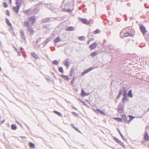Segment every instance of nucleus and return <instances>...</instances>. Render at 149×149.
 <instances>
[{
  "label": "nucleus",
  "instance_id": "1",
  "mask_svg": "<svg viewBox=\"0 0 149 149\" xmlns=\"http://www.w3.org/2000/svg\"><path fill=\"white\" fill-rule=\"evenodd\" d=\"M140 29L142 34L145 38H147L146 33L147 32L145 27L143 25H140L139 26Z\"/></svg>",
  "mask_w": 149,
  "mask_h": 149
},
{
  "label": "nucleus",
  "instance_id": "2",
  "mask_svg": "<svg viewBox=\"0 0 149 149\" xmlns=\"http://www.w3.org/2000/svg\"><path fill=\"white\" fill-rule=\"evenodd\" d=\"M94 69V68L93 67H91L89 68H88L85 70L84 72H82L81 73V75L82 76L86 74L88 72L91 70H93Z\"/></svg>",
  "mask_w": 149,
  "mask_h": 149
},
{
  "label": "nucleus",
  "instance_id": "3",
  "mask_svg": "<svg viewBox=\"0 0 149 149\" xmlns=\"http://www.w3.org/2000/svg\"><path fill=\"white\" fill-rule=\"evenodd\" d=\"M29 21L31 22V24H33L36 22V17L34 16H33L30 17Z\"/></svg>",
  "mask_w": 149,
  "mask_h": 149
},
{
  "label": "nucleus",
  "instance_id": "4",
  "mask_svg": "<svg viewBox=\"0 0 149 149\" xmlns=\"http://www.w3.org/2000/svg\"><path fill=\"white\" fill-rule=\"evenodd\" d=\"M42 23H46L50 22V17H47L42 19Z\"/></svg>",
  "mask_w": 149,
  "mask_h": 149
},
{
  "label": "nucleus",
  "instance_id": "5",
  "mask_svg": "<svg viewBox=\"0 0 149 149\" xmlns=\"http://www.w3.org/2000/svg\"><path fill=\"white\" fill-rule=\"evenodd\" d=\"M81 21L82 23L85 24H88L90 23V22L86 18H81Z\"/></svg>",
  "mask_w": 149,
  "mask_h": 149
},
{
  "label": "nucleus",
  "instance_id": "6",
  "mask_svg": "<svg viewBox=\"0 0 149 149\" xmlns=\"http://www.w3.org/2000/svg\"><path fill=\"white\" fill-rule=\"evenodd\" d=\"M28 31L30 32L29 34L31 36L33 35L35 32V31L32 29V28L30 27H29Z\"/></svg>",
  "mask_w": 149,
  "mask_h": 149
},
{
  "label": "nucleus",
  "instance_id": "7",
  "mask_svg": "<svg viewBox=\"0 0 149 149\" xmlns=\"http://www.w3.org/2000/svg\"><path fill=\"white\" fill-rule=\"evenodd\" d=\"M20 33L21 35V37L25 41V42H26V38H25V35H24V31L22 30L20 31Z\"/></svg>",
  "mask_w": 149,
  "mask_h": 149
},
{
  "label": "nucleus",
  "instance_id": "8",
  "mask_svg": "<svg viewBox=\"0 0 149 149\" xmlns=\"http://www.w3.org/2000/svg\"><path fill=\"white\" fill-rule=\"evenodd\" d=\"M97 44L96 42H94L93 44H91L89 46V48L91 50L94 49L97 46Z\"/></svg>",
  "mask_w": 149,
  "mask_h": 149
},
{
  "label": "nucleus",
  "instance_id": "9",
  "mask_svg": "<svg viewBox=\"0 0 149 149\" xmlns=\"http://www.w3.org/2000/svg\"><path fill=\"white\" fill-rule=\"evenodd\" d=\"M31 55L33 57L36 59H39V57L38 55L34 52L31 53Z\"/></svg>",
  "mask_w": 149,
  "mask_h": 149
},
{
  "label": "nucleus",
  "instance_id": "10",
  "mask_svg": "<svg viewBox=\"0 0 149 149\" xmlns=\"http://www.w3.org/2000/svg\"><path fill=\"white\" fill-rule=\"evenodd\" d=\"M144 139L146 141H149V136L148 135L147 132H146L145 133L144 136Z\"/></svg>",
  "mask_w": 149,
  "mask_h": 149
},
{
  "label": "nucleus",
  "instance_id": "11",
  "mask_svg": "<svg viewBox=\"0 0 149 149\" xmlns=\"http://www.w3.org/2000/svg\"><path fill=\"white\" fill-rule=\"evenodd\" d=\"M6 20L7 24L10 27L11 29L13 30L12 25L9 20L7 18H6Z\"/></svg>",
  "mask_w": 149,
  "mask_h": 149
},
{
  "label": "nucleus",
  "instance_id": "12",
  "mask_svg": "<svg viewBox=\"0 0 149 149\" xmlns=\"http://www.w3.org/2000/svg\"><path fill=\"white\" fill-rule=\"evenodd\" d=\"M22 1L21 0H16V6H18L19 7H20L22 5Z\"/></svg>",
  "mask_w": 149,
  "mask_h": 149
},
{
  "label": "nucleus",
  "instance_id": "13",
  "mask_svg": "<svg viewBox=\"0 0 149 149\" xmlns=\"http://www.w3.org/2000/svg\"><path fill=\"white\" fill-rule=\"evenodd\" d=\"M123 97L122 100V102H125V101L126 100L127 101H128L129 100L127 98V95H123Z\"/></svg>",
  "mask_w": 149,
  "mask_h": 149
},
{
  "label": "nucleus",
  "instance_id": "14",
  "mask_svg": "<svg viewBox=\"0 0 149 149\" xmlns=\"http://www.w3.org/2000/svg\"><path fill=\"white\" fill-rule=\"evenodd\" d=\"M61 41V39L60 38L59 36H57L56 38L54 40V42L55 43H57Z\"/></svg>",
  "mask_w": 149,
  "mask_h": 149
},
{
  "label": "nucleus",
  "instance_id": "15",
  "mask_svg": "<svg viewBox=\"0 0 149 149\" xmlns=\"http://www.w3.org/2000/svg\"><path fill=\"white\" fill-rule=\"evenodd\" d=\"M74 30V27L72 26L68 27L65 29V30L68 31H73Z\"/></svg>",
  "mask_w": 149,
  "mask_h": 149
},
{
  "label": "nucleus",
  "instance_id": "16",
  "mask_svg": "<svg viewBox=\"0 0 149 149\" xmlns=\"http://www.w3.org/2000/svg\"><path fill=\"white\" fill-rule=\"evenodd\" d=\"M20 8L18 6L16 7L14 6L13 7V10L16 13H17L19 12Z\"/></svg>",
  "mask_w": 149,
  "mask_h": 149
},
{
  "label": "nucleus",
  "instance_id": "17",
  "mask_svg": "<svg viewBox=\"0 0 149 149\" xmlns=\"http://www.w3.org/2000/svg\"><path fill=\"white\" fill-rule=\"evenodd\" d=\"M121 116L123 119L124 122L125 123L127 121V117L125 114L121 115Z\"/></svg>",
  "mask_w": 149,
  "mask_h": 149
},
{
  "label": "nucleus",
  "instance_id": "18",
  "mask_svg": "<svg viewBox=\"0 0 149 149\" xmlns=\"http://www.w3.org/2000/svg\"><path fill=\"white\" fill-rule=\"evenodd\" d=\"M132 89L130 90L127 93L128 96L131 98H132L133 97V95L132 94Z\"/></svg>",
  "mask_w": 149,
  "mask_h": 149
},
{
  "label": "nucleus",
  "instance_id": "19",
  "mask_svg": "<svg viewBox=\"0 0 149 149\" xmlns=\"http://www.w3.org/2000/svg\"><path fill=\"white\" fill-rule=\"evenodd\" d=\"M69 60V59L68 58L65 61V62H64V64L66 67H68L70 66V64H69V61H68Z\"/></svg>",
  "mask_w": 149,
  "mask_h": 149
},
{
  "label": "nucleus",
  "instance_id": "20",
  "mask_svg": "<svg viewBox=\"0 0 149 149\" xmlns=\"http://www.w3.org/2000/svg\"><path fill=\"white\" fill-rule=\"evenodd\" d=\"M61 76L66 80H69V77L67 75L61 74Z\"/></svg>",
  "mask_w": 149,
  "mask_h": 149
},
{
  "label": "nucleus",
  "instance_id": "21",
  "mask_svg": "<svg viewBox=\"0 0 149 149\" xmlns=\"http://www.w3.org/2000/svg\"><path fill=\"white\" fill-rule=\"evenodd\" d=\"M96 112H99L100 113V114H103V115H105L106 114L104 112L102 111L99 109H96Z\"/></svg>",
  "mask_w": 149,
  "mask_h": 149
},
{
  "label": "nucleus",
  "instance_id": "22",
  "mask_svg": "<svg viewBox=\"0 0 149 149\" xmlns=\"http://www.w3.org/2000/svg\"><path fill=\"white\" fill-rule=\"evenodd\" d=\"M74 71V66L71 67V69L70 72V75L72 76L73 74V72Z\"/></svg>",
  "mask_w": 149,
  "mask_h": 149
},
{
  "label": "nucleus",
  "instance_id": "23",
  "mask_svg": "<svg viewBox=\"0 0 149 149\" xmlns=\"http://www.w3.org/2000/svg\"><path fill=\"white\" fill-rule=\"evenodd\" d=\"M11 128L13 130H15L17 129V125L14 124H13L11 126Z\"/></svg>",
  "mask_w": 149,
  "mask_h": 149
},
{
  "label": "nucleus",
  "instance_id": "24",
  "mask_svg": "<svg viewBox=\"0 0 149 149\" xmlns=\"http://www.w3.org/2000/svg\"><path fill=\"white\" fill-rule=\"evenodd\" d=\"M50 40V38H47L43 43V44H45L44 46H45L46 44Z\"/></svg>",
  "mask_w": 149,
  "mask_h": 149
},
{
  "label": "nucleus",
  "instance_id": "25",
  "mask_svg": "<svg viewBox=\"0 0 149 149\" xmlns=\"http://www.w3.org/2000/svg\"><path fill=\"white\" fill-rule=\"evenodd\" d=\"M53 112L56 114L58 115L60 117H62V114L60 112L58 111H56L55 110L53 111Z\"/></svg>",
  "mask_w": 149,
  "mask_h": 149
},
{
  "label": "nucleus",
  "instance_id": "26",
  "mask_svg": "<svg viewBox=\"0 0 149 149\" xmlns=\"http://www.w3.org/2000/svg\"><path fill=\"white\" fill-rule=\"evenodd\" d=\"M45 5H47V6H46V7L49 9L50 10H52L53 9V8L51 6V4H45Z\"/></svg>",
  "mask_w": 149,
  "mask_h": 149
},
{
  "label": "nucleus",
  "instance_id": "27",
  "mask_svg": "<svg viewBox=\"0 0 149 149\" xmlns=\"http://www.w3.org/2000/svg\"><path fill=\"white\" fill-rule=\"evenodd\" d=\"M29 146L31 148H33L35 147V144L31 142L29 143Z\"/></svg>",
  "mask_w": 149,
  "mask_h": 149
},
{
  "label": "nucleus",
  "instance_id": "28",
  "mask_svg": "<svg viewBox=\"0 0 149 149\" xmlns=\"http://www.w3.org/2000/svg\"><path fill=\"white\" fill-rule=\"evenodd\" d=\"M122 89L123 92H124L123 95H127V91L126 90V88L125 87H123Z\"/></svg>",
  "mask_w": 149,
  "mask_h": 149
},
{
  "label": "nucleus",
  "instance_id": "29",
  "mask_svg": "<svg viewBox=\"0 0 149 149\" xmlns=\"http://www.w3.org/2000/svg\"><path fill=\"white\" fill-rule=\"evenodd\" d=\"M24 25L26 27H29V24L28 21H25L24 23Z\"/></svg>",
  "mask_w": 149,
  "mask_h": 149
},
{
  "label": "nucleus",
  "instance_id": "30",
  "mask_svg": "<svg viewBox=\"0 0 149 149\" xmlns=\"http://www.w3.org/2000/svg\"><path fill=\"white\" fill-rule=\"evenodd\" d=\"M128 116L130 118L129 120H128L129 122H131L134 118H135V117L132 116L131 115H129Z\"/></svg>",
  "mask_w": 149,
  "mask_h": 149
},
{
  "label": "nucleus",
  "instance_id": "31",
  "mask_svg": "<svg viewBox=\"0 0 149 149\" xmlns=\"http://www.w3.org/2000/svg\"><path fill=\"white\" fill-rule=\"evenodd\" d=\"M114 119L119 122H121L123 121L122 119L120 118H115Z\"/></svg>",
  "mask_w": 149,
  "mask_h": 149
},
{
  "label": "nucleus",
  "instance_id": "32",
  "mask_svg": "<svg viewBox=\"0 0 149 149\" xmlns=\"http://www.w3.org/2000/svg\"><path fill=\"white\" fill-rule=\"evenodd\" d=\"M97 54V53L96 52H94L91 53V54H90V56H91L92 57H93L96 55Z\"/></svg>",
  "mask_w": 149,
  "mask_h": 149
},
{
  "label": "nucleus",
  "instance_id": "33",
  "mask_svg": "<svg viewBox=\"0 0 149 149\" xmlns=\"http://www.w3.org/2000/svg\"><path fill=\"white\" fill-rule=\"evenodd\" d=\"M118 143L120 145L122 146L123 148L125 149V146L123 142L120 141Z\"/></svg>",
  "mask_w": 149,
  "mask_h": 149
},
{
  "label": "nucleus",
  "instance_id": "34",
  "mask_svg": "<svg viewBox=\"0 0 149 149\" xmlns=\"http://www.w3.org/2000/svg\"><path fill=\"white\" fill-rule=\"evenodd\" d=\"M58 70L60 72L62 73H63L64 72V70L63 68L62 67H59L58 68Z\"/></svg>",
  "mask_w": 149,
  "mask_h": 149
},
{
  "label": "nucleus",
  "instance_id": "35",
  "mask_svg": "<svg viewBox=\"0 0 149 149\" xmlns=\"http://www.w3.org/2000/svg\"><path fill=\"white\" fill-rule=\"evenodd\" d=\"M58 62L57 60H55L52 62V63L54 65H57L58 64Z\"/></svg>",
  "mask_w": 149,
  "mask_h": 149
},
{
  "label": "nucleus",
  "instance_id": "36",
  "mask_svg": "<svg viewBox=\"0 0 149 149\" xmlns=\"http://www.w3.org/2000/svg\"><path fill=\"white\" fill-rule=\"evenodd\" d=\"M86 94V93L84 91V89H82L81 92V95L82 96H85V94Z\"/></svg>",
  "mask_w": 149,
  "mask_h": 149
},
{
  "label": "nucleus",
  "instance_id": "37",
  "mask_svg": "<svg viewBox=\"0 0 149 149\" xmlns=\"http://www.w3.org/2000/svg\"><path fill=\"white\" fill-rule=\"evenodd\" d=\"M118 111L120 113H122L124 110V108H118Z\"/></svg>",
  "mask_w": 149,
  "mask_h": 149
},
{
  "label": "nucleus",
  "instance_id": "38",
  "mask_svg": "<svg viewBox=\"0 0 149 149\" xmlns=\"http://www.w3.org/2000/svg\"><path fill=\"white\" fill-rule=\"evenodd\" d=\"M3 7L5 8L8 7V6L7 3L6 2H3Z\"/></svg>",
  "mask_w": 149,
  "mask_h": 149
},
{
  "label": "nucleus",
  "instance_id": "39",
  "mask_svg": "<svg viewBox=\"0 0 149 149\" xmlns=\"http://www.w3.org/2000/svg\"><path fill=\"white\" fill-rule=\"evenodd\" d=\"M118 108H124V107L121 103H120L118 105Z\"/></svg>",
  "mask_w": 149,
  "mask_h": 149
},
{
  "label": "nucleus",
  "instance_id": "40",
  "mask_svg": "<svg viewBox=\"0 0 149 149\" xmlns=\"http://www.w3.org/2000/svg\"><path fill=\"white\" fill-rule=\"evenodd\" d=\"M100 31L98 29H97L93 32V33L95 34L100 33Z\"/></svg>",
  "mask_w": 149,
  "mask_h": 149
},
{
  "label": "nucleus",
  "instance_id": "41",
  "mask_svg": "<svg viewBox=\"0 0 149 149\" xmlns=\"http://www.w3.org/2000/svg\"><path fill=\"white\" fill-rule=\"evenodd\" d=\"M118 131L119 133V134H120V135L121 136V137H122V138H123V139L124 140H125V141H126V140L124 138V136H123V134H122V133H121V132H120V130H119V129H118Z\"/></svg>",
  "mask_w": 149,
  "mask_h": 149
},
{
  "label": "nucleus",
  "instance_id": "42",
  "mask_svg": "<svg viewBox=\"0 0 149 149\" xmlns=\"http://www.w3.org/2000/svg\"><path fill=\"white\" fill-rule=\"evenodd\" d=\"M78 38H79V39L81 41H83V40H84V39H85L84 36H83L79 37Z\"/></svg>",
  "mask_w": 149,
  "mask_h": 149
},
{
  "label": "nucleus",
  "instance_id": "43",
  "mask_svg": "<svg viewBox=\"0 0 149 149\" xmlns=\"http://www.w3.org/2000/svg\"><path fill=\"white\" fill-rule=\"evenodd\" d=\"M76 77L75 76H74L73 77L72 79L71 82V84H73L74 83V81L76 79Z\"/></svg>",
  "mask_w": 149,
  "mask_h": 149
},
{
  "label": "nucleus",
  "instance_id": "44",
  "mask_svg": "<svg viewBox=\"0 0 149 149\" xmlns=\"http://www.w3.org/2000/svg\"><path fill=\"white\" fill-rule=\"evenodd\" d=\"M92 33L91 32H89L88 35V37L89 39H91V40H94L93 38H90V37H91V35Z\"/></svg>",
  "mask_w": 149,
  "mask_h": 149
},
{
  "label": "nucleus",
  "instance_id": "45",
  "mask_svg": "<svg viewBox=\"0 0 149 149\" xmlns=\"http://www.w3.org/2000/svg\"><path fill=\"white\" fill-rule=\"evenodd\" d=\"M125 37H127L129 36H131V33H130L128 32H127L125 33Z\"/></svg>",
  "mask_w": 149,
  "mask_h": 149
},
{
  "label": "nucleus",
  "instance_id": "46",
  "mask_svg": "<svg viewBox=\"0 0 149 149\" xmlns=\"http://www.w3.org/2000/svg\"><path fill=\"white\" fill-rule=\"evenodd\" d=\"M64 11H65L68 12L69 13H71L72 11L71 9L69 8L68 9H64Z\"/></svg>",
  "mask_w": 149,
  "mask_h": 149
},
{
  "label": "nucleus",
  "instance_id": "47",
  "mask_svg": "<svg viewBox=\"0 0 149 149\" xmlns=\"http://www.w3.org/2000/svg\"><path fill=\"white\" fill-rule=\"evenodd\" d=\"M49 26V24H45L43 25V27L45 29L48 28Z\"/></svg>",
  "mask_w": 149,
  "mask_h": 149
},
{
  "label": "nucleus",
  "instance_id": "48",
  "mask_svg": "<svg viewBox=\"0 0 149 149\" xmlns=\"http://www.w3.org/2000/svg\"><path fill=\"white\" fill-rule=\"evenodd\" d=\"M107 47H108V48L110 49L111 50H112V49H113L114 48H113V46H112L111 45H108V46H107Z\"/></svg>",
  "mask_w": 149,
  "mask_h": 149
},
{
  "label": "nucleus",
  "instance_id": "49",
  "mask_svg": "<svg viewBox=\"0 0 149 149\" xmlns=\"http://www.w3.org/2000/svg\"><path fill=\"white\" fill-rule=\"evenodd\" d=\"M113 139L114 140L116 141L117 143H118L119 141H120L116 137H113Z\"/></svg>",
  "mask_w": 149,
  "mask_h": 149
},
{
  "label": "nucleus",
  "instance_id": "50",
  "mask_svg": "<svg viewBox=\"0 0 149 149\" xmlns=\"http://www.w3.org/2000/svg\"><path fill=\"white\" fill-rule=\"evenodd\" d=\"M38 12V9L35 8L33 10V12L34 13L36 14Z\"/></svg>",
  "mask_w": 149,
  "mask_h": 149
},
{
  "label": "nucleus",
  "instance_id": "51",
  "mask_svg": "<svg viewBox=\"0 0 149 149\" xmlns=\"http://www.w3.org/2000/svg\"><path fill=\"white\" fill-rule=\"evenodd\" d=\"M6 14L9 16H10V11L8 10H6Z\"/></svg>",
  "mask_w": 149,
  "mask_h": 149
},
{
  "label": "nucleus",
  "instance_id": "52",
  "mask_svg": "<svg viewBox=\"0 0 149 149\" xmlns=\"http://www.w3.org/2000/svg\"><path fill=\"white\" fill-rule=\"evenodd\" d=\"M41 39V38L40 37L38 39H37L36 40V43H38L39 42H40Z\"/></svg>",
  "mask_w": 149,
  "mask_h": 149
},
{
  "label": "nucleus",
  "instance_id": "53",
  "mask_svg": "<svg viewBox=\"0 0 149 149\" xmlns=\"http://www.w3.org/2000/svg\"><path fill=\"white\" fill-rule=\"evenodd\" d=\"M122 92H123L122 89H120L119 91V92L118 95H121L122 94Z\"/></svg>",
  "mask_w": 149,
  "mask_h": 149
},
{
  "label": "nucleus",
  "instance_id": "54",
  "mask_svg": "<svg viewBox=\"0 0 149 149\" xmlns=\"http://www.w3.org/2000/svg\"><path fill=\"white\" fill-rule=\"evenodd\" d=\"M51 72V74H52L53 75L54 77V78L56 79H57V77H56L55 76L54 73V72Z\"/></svg>",
  "mask_w": 149,
  "mask_h": 149
},
{
  "label": "nucleus",
  "instance_id": "55",
  "mask_svg": "<svg viewBox=\"0 0 149 149\" xmlns=\"http://www.w3.org/2000/svg\"><path fill=\"white\" fill-rule=\"evenodd\" d=\"M72 113L73 114H74V115H76L77 116H79V114L77 113H76V112H72Z\"/></svg>",
  "mask_w": 149,
  "mask_h": 149
},
{
  "label": "nucleus",
  "instance_id": "56",
  "mask_svg": "<svg viewBox=\"0 0 149 149\" xmlns=\"http://www.w3.org/2000/svg\"><path fill=\"white\" fill-rule=\"evenodd\" d=\"M5 121V119H4L3 120L0 121V125L3 123H4V122Z\"/></svg>",
  "mask_w": 149,
  "mask_h": 149
},
{
  "label": "nucleus",
  "instance_id": "57",
  "mask_svg": "<svg viewBox=\"0 0 149 149\" xmlns=\"http://www.w3.org/2000/svg\"><path fill=\"white\" fill-rule=\"evenodd\" d=\"M29 10H26L25 11V13L26 14H28L29 12Z\"/></svg>",
  "mask_w": 149,
  "mask_h": 149
},
{
  "label": "nucleus",
  "instance_id": "58",
  "mask_svg": "<svg viewBox=\"0 0 149 149\" xmlns=\"http://www.w3.org/2000/svg\"><path fill=\"white\" fill-rule=\"evenodd\" d=\"M17 123L22 127H23V126H22V124L19 122H18V121H16Z\"/></svg>",
  "mask_w": 149,
  "mask_h": 149
},
{
  "label": "nucleus",
  "instance_id": "59",
  "mask_svg": "<svg viewBox=\"0 0 149 149\" xmlns=\"http://www.w3.org/2000/svg\"><path fill=\"white\" fill-rule=\"evenodd\" d=\"M75 130H76L77 131V132H80V133H81V132L80 131V130L78 129V128L77 127H76V128H75Z\"/></svg>",
  "mask_w": 149,
  "mask_h": 149
},
{
  "label": "nucleus",
  "instance_id": "60",
  "mask_svg": "<svg viewBox=\"0 0 149 149\" xmlns=\"http://www.w3.org/2000/svg\"><path fill=\"white\" fill-rule=\"evenodd\" d=\"M120 95H118L116 97V99L117 100L119 99L120 98Z\"/></svg>",
  "mask_w": 149,
  "mask_h": 149
},
{
  "label": "nucleus",
  "instance_id": "61",
  "mask_svg": "<svg viewBox=\"0 0 149 149\" xmlns=\"http://www.w3.org/2000/svg\"><path fill=\"white\" fill-rule=\"evenodd\" d=\"M81 102L82 103H83V104L84 105H86V103H85V102H84V101H81Z\"/></svg>",
  "mask_w": 149,
  "mask_h": 149
},
{
  "label": "nucleus",
  "instance_id": "62",
  "mask_svg": "<svg viewBox=\"0 0 149 149\" xmlns=\"http://www.w3.org/2000/svg\"><path fill=\"white\" fill-rule=\"evenodd\" d=\"M137 77H138L137 78L139 79H143L142 77H139V76H138Z\"/></svg>",
  "mask_w": 149,
  "mask_h": 149
},
{
  "label": "nucleus",
  "instance_id": "63",
  "mask_svg": "<svg viewBox=\"0 0 149 149\" xmlns=\"http://www.w3.org/2000/svg\"><path fill=\"white\" fill-rule=\"evenodd\" d=\"M72 108H73L75 110H77V109L75 107H74L73 106H72Z\"/></svg>",
  "mask_w": 149,
  "mask_h": 149
},
{
  "label": "nucleus",
  "instance_id": "64",
  "mask_svg": "<svg viewBox=\"0 0 149 149\" xmlns=\"http://www.w3.org/2000/svg\"><path fill=\"white\" fill-rule=\"evenodd\" d=\"M145 7L146 8H149V6H146V3H145Z\"/></svg>",
  "mask_w": 149,
  "mask_h": 149
}]
</instances>
